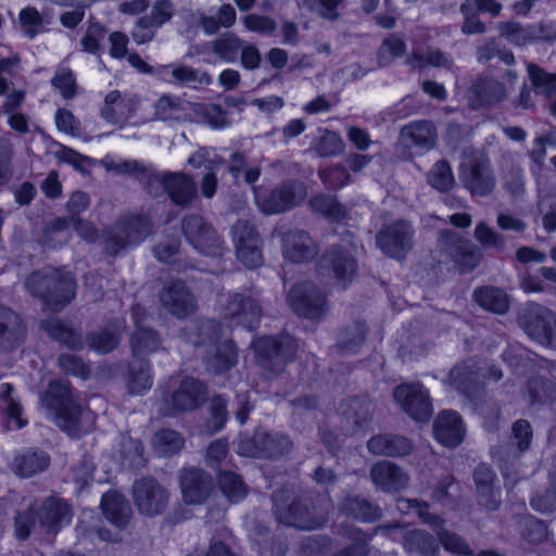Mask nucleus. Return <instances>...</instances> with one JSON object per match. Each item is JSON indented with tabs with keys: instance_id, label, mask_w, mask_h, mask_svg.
Returning a JSON list of instances; mask_svg holds the SVG:
<instances>
[{
	"instance_id": "obj_26",
	"label": "nucleus",
	"mask_w": 556,
	"mask_h": 556,
	"mask_svg": "<svg viewBox=\"0 0 556 556\" xmlns=\"http://www.w3.org/2000/svg\"><path fill=\"white\" fill-rule=\"evenodd\" d=\"M205 368L214 375L231 369L238 362L237 349L232 340H224L206 350L203 356Z\"/></svg>"
},
{
	"instance_id": "obj_48",
	"label": "nucleus",
	"mask_w": 556,
	"mask_h": 556,
	"mask_svg": "<svg viewBox=\"0 0 556 556\" xmlns=\"http://www.w3.org/2000/svg\"><path fill=\"white\" fill-rule=\"evenodd\" d=\"M242 42L233 33H225L212 42V51L223 61L233 63L242 48Z\"/></svg>"
},
{
	"instance_id": "obj_15",
	"label": "nucleus",
	"mask_w": 556,
	"mask_h": 556,
	"mask_svg": "<svg viewBox=\"0 0 556 556\" xmlns=\"http://www.w3.org/2000/svg\"><path fill=\"white\" fill-rule=\"evenodd\" d=\"M320 274L332 273L338 283L345 289L357 271V262L344 249L332 245L325 251L317 263Z\"/></svg>"
},
{
	"instance_id": "obj_62",
	"label": "nucleus",
	"mask_w": 556,
	"mask_h": 556,
	"mask_svg": "<svg viewBox=\"0 0 556 556\" xmlns=\"http://www.w3.org/2000/svg\"><path fill=\"white\" fill-rule=\"evenodd\" d=\"M318 245H285L282 251L285 261L290 264L309 263L318 254Z\"/></svg>"
},
{
	"instance_id": "obj_64",
	"label": "nucleus",
	"mask_w": 556,
	"mask_h": 556,
	"mask_svg": "<svg viewBox=\"0 0 556 556\" xmlns=\"http://www.w3.org/2000/svg\"><path fill=\"white\" fill-rule=\"evenodd\" d=\"M51 85L59 89L62 97L72 99L76 94V79L73 72L67 67L59 68L51 79Z\"/></svg>"
},
{
	"instance_id": "obj_39",
	"label": "nucleus",
	"mask_w": 556,
	"mask_h": 556,
	"mask_svg": "<svg viewBox=\"0 0 556 556\" xmlns=\"http://www.w3.org/2000/svg\"><path fill=\"white\" fill-rule=\"evenodd\" d=\"M473 298L476 302L486 311L504 314L509 308L508 296L504 290L486 286L475 290Z\"/></svg>"
},
{
	"instance_id": "obj_1",
	"label": "nucleus",
	"mask_w": 556,
	"mask_h": 556,
	"mask_svg": "<svg viewBox=\"0 0 556 556\" xmlns=\"http://www.w3.org/2000/svg\"><path fill=\"white\" fill-rule=\"evenodd\" d=\"M274 513L279 522L302 530H315L328 520L329 498L312 492L295 496L288 503V490L273 493Z\"/></svg>"
},
{
	"instance_id": "obj_16",
	"label": "nucleus",
	"mask_w": 556,
	"mask_h": 556,
	"mask_svg": "<svg viewBox=\"0 0 556 556\" xmlns=\"http://www.w3.org/2000/svg\"><path fill=\"white\" fill-rule=\"evenodd\" d=\"M395 401L414 419L426 421L432 414L427 390L420 383H403L393 391Z\"/></svg>"
},
{
	"instance_id": "obj_63",
	"label": "nucleus",
	"mask_w": 556,
	"mask_h": 556,
	"mask_svg": "<svg viewBox=\"0 0 556 556\" xmlns=\"http://www.w3.org/2000/svg\"><path fill=\"white\" fill-rule=\"evenodd\" d=\"M172 76L179 84L198 83L205 86L212 84V77L208 73H201L198 70L187 65H179L174 67L172 71Z\"/></svg>"
},
{
	"instance_id": "obj_11",
	"label": "nucleus",
	"mask_w": 556,
	"mask_h": 556,
	"mask_svg": "<svg viewBox=\"0 0 556 556\" xmlns=\"http://www.w3.org/2000/svg\"><path fill=\"white\" fill-rule=\"evenodd\" d=\"M132 496L138 510L147 516L162 514L168 504V491L151 477L134 482Z\"/></svg>"
},
{
	"instance_id": "obj_6",
	"label": "nucleus",
	"mask_w": 556,
	"mask_h": 556,
	"mask_svg": "<svg viewBox=\"0 0 556 556\" xmlns=\"http://www.w3.org/2000/svg\"><path fill=\"white\" fill-rule=\"evenodd\" d=\"M292 445L288 435L255 431L252 437L240 439L238 453L248 457L277 458L288 454Z\"/></svg>"
},
{
	"instance_id": "obj_44",
	"label": "nucleus",
	"mask_w": 556,
	"mask_h": 556,
	"mask_svg": "<svg viewBox=\"0 0 556 556\" xmlns=\"http://www.w3.org/2000/svg\"><path fill=\"white\" fill-rule=\"evenodd\" d=\"M218 485L223 494L232 503L241 501L248 494L247 484L232 471H222L218 476Z\"/></svg>"
},
{
	"instance_id": "obj_33",
	"label": "nucleus",
	"mask_w": 556,
	"mask_h": 556,
	"mask_svg": "<svg viewBox=\"0 0 556 556\" xmlns=\"http://www.w3.org/2000/svg\"><path fill=\"white\" fill-rule=\"evenodd\" d=\"M340 511L364 522H375L382 517V509L377 504L359 495H346L340 505Z\"/></svg>"
},
{
	"instance_id": "obj_5",
	"label": "nucleus",
	"mask_w": 556,
	"mask_h": 556,
	"mask_svg": "<svg viewBox=\"0 0 556 556\" xmlns=\"http://www.w3.org/2000/svg\"><path fill=\"white\" fill-rule=\"evenodd\" d=\"M43 400L53 410L55 421L61 429L71 434L78 431L81 407L74 400L67 381H51Z\"/></svg>"
},
{
	"instance_id": "obj_10",
	"label": "nucleus",
	"mask_w": 556,
	"mask_h": 556,
	"mask_svg": "<svg viewBox=\"0 0 556 556\" xmlns=\"http://www.w3.org/2000/svg\"><path fill=\"white\" fill-rule=\"evenodd\" d=\"M222 316L229 326L254 329L262 317V307L258 301L251 295L230 293L223 304Z\"/></svg>"
},
{
	"instance_id": "obj_50",
	"label": "nucleus",
	"mask_w": 556,
	"mask_h": 556,
	"mask_svg": "<svg viewBox=\"0 0 556 556\" xmlns=\"http://www.w3.org/2000/svg\"><path fill=\"white\" fill-rule=\"evenodd\" d=\"M185 101L178 97L169 94L162 96L155 103V117L160 121L181 122L184 115Z\"/></svg>"
},
{
	"instance_id": "obj_57",
	"label": "nucleus",
	"mask_w": 556,
	"mask_h": 556,
	"mask_svg": "<svg viewBox=\"0 0 556 556\" xmlns=\"http://www.w3.org/2000/svg\"><path fill=\"white\" fill-rule=\"evenodd\" d=\"M37 521L38 515L35 506L30 505L26 509L18 511L14 518L15 536L21 541L28 539Z\"/></svg>"
},
{
	"instance_id": "obj_22",
	"label": "nucleus",
	"mask_w": 556,
	"mask_h": 556,
	"mask_svg": "<svg viewBox=\"0 0 556 556\" xmlns=\"http://www.w3.org/2000/svg\"><path fill=\"white\" fill-rule=\"evenodd\" d=\"M438 132L430 121H416L403 126L400 130L399 141L406 148H417L429 151L437 144Z\"/></svg>"
},
{
	"instance_id": "obj_24",
	"label": "nucleus",
	"mask_w": 556,
	"mask_h": 556,
	"mask_svg": "<svg viewBox=\"0 0 556 556\" xmlns=\"http://www.w3.org/2000/svg\"><path fill=\"white\" fill-rule=\"evenodd\" d=\"M50 462L48 452L39 447H28L14 456L11 468L16 476L30 478L46 471Z\"/></svg>"
},
{
	"instance_id": "obj_29",
	"label": "nucleus",
	"mask_w": 556,
	"mask_h": 556,
	"mask_svg": "<svg viewBox=\"0 0 556 556\" xmlns=\"http://www.w3.org/2000/svg\"><path fill=\"white\" fill-rule=\"evenodd\" d=\"M439 263H454V267L465 274L473 270L481 260V252L477 245H442Z\"/></svg>"
},
{
	"instance_id": "obj_54",
	"label": "nucleus",
	"mask_w": 556,
	"mask_h": 556,
	"mask_svg": "<svg viewBox=\"0 0 556 556\" xmlns=\"http://www.w3.org/2000/svg\"><path fill=\"white\" fill-rule=\"evenodd\" d=\"M119 337L108 329L90 332L87 336V344L90 350L99 354H106L117 348Z\"/></svg>"
},
{
	"instance_id": "obj_34",
	"label": "nucleus",
	"mask_w": 556,
	"mask_h": 556,
	"mask_svg": "<svg viewBox=\"0 0 556 556\" xmlns=\"http://www.w3.org/2000/svg\"><path fill=\"white\" fill-rule=\"evenodd\" d=\"M187 337L193 345L207 350L220 342L222 326L215 319H200L187 328Z\"/></svg>"
},
{
	"instance_id": "obj_45",
	"label": "nucleus",
	"mask_w": 556,
	"mask_h": 556,
	"mask_svg": "<svg viewBox=\"0 0 556 556\" xmlns=\"http://www.w3.org/2000/svg\"><path fill=\"white\" fill-rule=\"evenodd\" d=\"M309 205L314 212L333 222H339L346 216L345 207L332 195H316L311 199Z\"/></svg>"
},
{
	"instance_id": "obj_12",
	"label": "nucleus",
	"mask_w": 556,
	"mask_h": 556,
	"mask_svg": "<svg viewBox=\"0 0 556 556\" xmlns=\"http://www.w3.org/2000/svg\"><path fill=\"white\" fill-rule=\"evenodd\" d=\"M372 421V404L367 397L346 399L340 406V430L344 435L367 431Z\"/></svg>"
},
{
	"instance_id": "obj_7",
	"label": "nucleus",
	"mask_w": 556,
	"mask_h": 556,
	"mask_svg": "<svg viewBox=\"0 0 556 556\" xmlns=\"http://www.w3.org/2000/svg\"><path fill=\"white\" fill-rule=\"evenodd\" d=\"M288 303L295 314L312 320L321 319L329 309L326 294L308 281L296 283L290 289Z\"/></svg>"
},
{
	"instance_id": "obj_14",
	"label": "nucleus",
	"mask_w": 556,
	"mask_h": 556,
	"mask_svg": "<svg viewBox=\"0 0 556 556\" xmlns=\"http://www.w3.org/2000/svg\"><path fill=\"white\" fill-rule=\"evenodd\" d=\"M460 179L464 187L473 195L485 197L496 185L488 157L477 156L462 166Z\"/></svg>"
},
{
	"instance_id": "obj_35",
	"label": "nucleus",
	"mask_w": 556,
	"mask_h": 556,
	"mask_svg": "<svg viewBox=\"0 0 556 556\" xmlns=\"http://www.w3.org/2000/svg\"><path fill=\"white\" fill-rule=\"evenodd\" d=\"M132 111L130 100H125L117 90L109 92L101 109V116L113 125H123Z\"/></svg>"
},
{
	"instance_id": "obj_32",
	"label": "nucleus",
	"mask_w": 556,
	"mask_h": 556,
	"mask_svg": "<svg viewBox=\"0 0 556 556\" xmlns=\"http://www.w3.org/2000/svg\"><path fill=\"white\" fill-rule=\"evenodd\" d=\"M468 97L475 106L493 105L506 97V91L502 83L484 77L469 88Z\"/></svg>"
},
{
	"instance_id": "obj_53",
	"label": "nucleus",
	"mask_w": 556,
	"mask_h": 556,
	"mask_svg": "<svg viewBox=\"0 0 556 556\" xmlns=\"http://www.w3.org/2000/svg\"><path fill=\"white\" fill-rule=\"evenodd\" d=\"M406 51V43L396 35H390L383 41L377 52L380 67L390 65L394 59L402 56Z\"/></svg>"
},
{
	"instance_id": "obj_37",
	"label": "nucleus",
	"mask_w": 556,
	"mask_h": 556,
	"mask_svg": "<svg viewBox=\"0 0 556 556\" xmlns=\"http://www.w3.org/2000/svg\"><path fill=\"white\" fill-rule=\"evenodd\" d=\"M42 328L53 340L71 350H80L84 346L80 333L61 319L46 320Z\"/></svg>"
},
{
	"instance_id": "obj_47",
	"label": "nucleus",
	"mask_w": 556,
	"mask_h": 556,
	"mask_svg": "<svg viewBox=\"0 0 556 556\" xmlns=\"http://www.w3.org/2000/svg\"><path fill=\"white\" fill-rule=\"evenodd\" d=\"M138 180L147 193L153 198H159L166 192L168 172L160 173L151 167H143Z\"/></svg>"
},
{
	"instance_id": "obj_41",
	"label": "nucleus",
	"mask_w": 556,
	"mask_h": 556,
	"mask_svg": "<svg viewBox=\"0 0 556 556\" xmlns=\"http://www.w3.org/2000/svg\"><path fill=\"white\" fill-rule=\"evenodd\" d=\"M152 387L151 367L149 362L140 359L129 365L127 388L130 394H142Z\"/></svg>"
},
{
	"instance_id": "obj_25",
	"label": "nucleus",
	"mask_w": 556,
	"mask_h": 556,
	"mask_svg": "<svg viewBox=\"0 0 556 556\" xmlns=\"http://www.w3.org/2000/svg\"><path fill=\"white\" fill-rule=\"evenodd\" d=\"M433 431L437 440L443 445L455 447L459 445L465 435V427L456 412H442L434 421Z\"/></svg>"
},
{
	"instance_id": "obj_21",
	"label": "nucleus",
	"mask_w": 556,
	"mask_h": 556,
	"mask_svg": "<svg viewBox=\"0 0 556 556\" xmlns=\"http://www.w3.org/2000/svg\"><path fill=\"white\" fill-rule=\"evenodd\" d=\"M533 430L531 424L526 419H518L511 426L510 443L501 445L494 452V458L498 462H509L518 459L527 452L532 443Z\"/></svg>"
},
{
	"instance_id": "obj_40",
	"label": "nucleus",
	"mask_w": 556,
	"mask_h": 556,
	"mask_svg": "<svg viewBox=\"0 0 556 556\" xmlns=\"http://www.w3.org/2000/svg\"><path fill=\"white\" fill-rule=\"evenodd\" d=\"M366 333L367 328L363 321H353L340 331L338 342L333 349L342 354L353 353L363 344Z\"/></svg>"
},
{
	"instance_id": "obj_23",
	"label": "nucleus",
	"mask_w": 556,
	"mask_h": 556,
	"mask_svg": "<svg viewBox=\"0 0 556 556\" xmlns=\"http://www.w3.org/2000/svg\"><path fill=\"white\" fill-rule=\"evenodd\" d=\"M152 233V223L143 215L124 214L114 224L115 243L144 241Z\"/></svg>"
},
{
	"instance_id": "obj_20",
	"label": "nucleus",
	"mask_w": 556,
	"mask_h": 556,
	"mask_svg": "<svg viewBox=\"0 0 556 556\" xmlns=\"http://www.w3.org/2000/svg\"><path fill=\"white\" fill-rule=\"evenodd\" d=\"M39 528L47 534H56L63 523L71 519V509L67 503L59 497L50 496L36 508Z\"/></svg>"
},
{
	"instance_id": "obj_19",
	"label": "nucleus",
	"mask_w": 556,
	"mask_h": 556,
	"mask_svg": "<svg viewBox=\"0 0 556 556\" xmlns=\"http://www.w3.org/2000/svg\"><path fill=\"white\" fill-rule=\"evenodd\" d=\"M369 477L379 490L387 493L405 489L409 481L408 475L399 465L389 460L374 464L370 467Z\"/></svg>"
},
{
	"instance_id": "obj_52",
	"label": "nucleus",
	"mask_w": 556,
	"mask_h": 556,
	"mask_svg": "<svg viewBox=\"0 0 556 556\" xmlns=\"http://www.w3.org/2000/svg\"><path fill=\"white\" fill-rule=\"evenodd\" d=\"M407 64L413 67H424L430 65L433 67L452 68L453 61L439 49H428L425 54L414 52L407 59Z\"/></svg>"
},
{
	"instance_id": "obj_59",
	"label": "nucleus",
	"mask_w": 556,
	"mask_h": 556,
	"mask_svg": "<svg viewBox=\"0 0 556 556\" xmlns=\"http://www.w3.org/2000/svg\"><path fill=\"white\" fill-rule=\"evenodd\" d=\"M12 384H2L1 397L7 405L9 427L11 429H22L26 425V420L22 418V406L12 397Z\"/></svg>"
},
{
	"instance_id": "obj_18",
	"label": "nucleus",
	"mask_w": 556,
	"mask_h": 556,
	"mask_svg": "<svg viewBox=\"0 0 556 556\" xmlns=\"http://www.w3.org/2000/svg\"><path fill=\"white\" fill-rule=\"evenodd\" d=\"M163 306L177 318H186L197 309V300L182 280H173L160 293Z\"/></svg>"
},
{
	"instance_id": "obj_36",
	"label": "nucleus",
	"mask_w": 556,
	"mask_h": 556,
	"mask_svg": "<svg viewBox=\"0 0 556 556\" xmlns=\"http://www.w3.org/2000/svg\"><path fill=\"white\" fill-rule=\"evenodd\" d=\"M181 230L190 243L216 240V231L213 226L199 215L185 216L181 222Z\"/></svg>"
},
{
	"instance_id": "obj_51",
	"label": "nucleus",
	"mask_w": 556,
	"mask_h": 556,
	"mask_svg": "<svg viewBox=\"0 0 556 556\" xmlns=\"http://www.w3.org/2000/svg\"><path fill=\"white\" fill-rule=\"evenodd\" d=\"M428 182L440 192H447L455 185L450 164L445 160L438 161L429 170Z\"/></svg>"
},
{
	"instance_id": "obj_55",
	"label": "nucleus",
	"mask_w": 556,
	"mask_h": 556,
	"mask_svg": "<svg viewBox=\"0 0 556 556\" xmlns=\"http://www.w3.org/2000/svg\"><path fill=\"white\" fill-rule=\"evenodd\" d=\"M210 417L206 427L211 433L222 430L227 421V401L222 395H215L210 402Z\"/></svg>"
},
{
	"instance_id": "obj_13",
	"label": "nucleus",
	"mask_w": 556,
	"mask_h": 556,
	"mask_svg": "<svg viewBox=\"0 0 556 556\" xmlns=\"http://www.w3.org/2000/svg\"><path fill=\"white\" fill-rule=\"evenodd\" d=\"M182 500L189 505H201L214 490L210 473L199 467H185L178 473Z\"/></svg>"
},
{
	"instance_id": "obj_58",
	"label": "nucleus",
	"mask_w": 556,
	"mask_h": 556,
	"mask_svg": "<svg viewBox=\"0 0 556 556\" xmlns=\"http://www.w3.org/2000/svg\"><path fill=\"white\" fill-rule=\"evenodd\" d=\"M497 27L501 36L516 46L532 43L530 26L523 27L517 22H501Z\"/></svg>"
},
{
	"instance_id": "obj_31",
	"label": "nucleus",
	"mask_w": 556,
	"mask_h": 556,
	"mask_svg": "<svg viewBox=\"0 0 556 556\" xmlns=\"http://www.w3.org/2000/svg\"><path fill=\"white\" fill-rule=\"evenodd\" d=\"M101 508L105 518L119 530L125 529L130 521L131 507L129 502L115 491L103 494Z\"/></svg>"
},
{
	"instance_id": "obj_28",
	"label": "nucleus",
	"mask_w": 556,
	"mask_h": 556,
	"mask_svg": "<svg viewBox=\"0 0 556 556\" xmlns=\"http://www.w3.org/2000/svg\"><path fill=\"white\" fill-rule=\"evenodd\" d=\"M172 202L179 207H188L198 195L193 179L180 172H168V181L165 192Z\"/></svg>"
},
{
	"instance_id": "obj_46",
	"label": "nucleus",
	"mask_w": 556,
	"mask_h": 556,
	"mask_svg": "<svg viewBox=\"0 0 556 556\" xmlns=\"http://www.w3.org/2000/svg\"><path fill=\"white\" fill-rule=\"evenodd\" d=\"M153 445L161 455H174L184 447L185 439L178 431L165 428L155 432Z\"/></svg>"
},
{
	"instance_id": "obj_8",
	"label": "nucleus",
	"mask_w": 556,
	"mask_h": 556,
	"mask_svg": "<svg viewBox=\"0 0 556 556\" xmlns=\"http://www.w3.org/2000/svg\"><path fill=\"white\" fill-rule=\"evenodd\" d=\"M307 195L306 186L298 179H288L258 199L265 214H280L298 206Z\"/></svg>"
},
{
	"instance_id": "obj_4",
	"label": "nucleus",
	"mask_w": 556,
	"mask_h": 556,
	"mask_svg": "<svg viewBox=\"0 0 556 556\" xmlns=\"http://www.w3.org/2000/svg\"><path fill=\"white\" fill-rule=\"evenodd\" d=\"M257 364L266 371L282 372L296 353L298 345L290 336L262 337L253 341Z\"/></svg>"
},
{
	"instance_id": "obj_61",
	"label": "nucleus",
	"mask_w": 556,
	"mask_h": 556,
	"mask_svg": "<svg viewBox=\"0 0 556 556\" xmlns=\"http://www.w3.org/2000/svg\"><path fill=\"white\" fill-rule=\"evenodd\" d=\"M313 149L319 156H330L342 151L343 142L337 132L326 130L324 135L316 140Z\"/></svg>"
},
{
	"instance_id": "obj_2",
	"label": "nucleus",
	"mask_w": 556,
	"mask_h": 556,
	"mask_svg": "<svg viewBox=\"0 0 556 556\" xmlns=\"http://www.w3.org/2000/svg\"><path fill=\"white\" fill-rule=\"evenodd\" d=\"M445 382L472 402L475 409L488 420L489 428L495 426L500 417V407L493 401L485 399L480 368L473 359L456 364L450 370Z\"/></svg>"
},
{
	"instance_id": "obj_49",
	"label": "nucleus",
	"mask_w": 556,
	"mask_h": 556,
	"mask_svg": "<svg viewBox=\"0 0 556 556\" xmlns=\"http://www.w3.org/2000/svg\"><path fill=\"white\" fill-rule=\"evenodd\" d=\"M527 68L536 93L547 98L556 93V74L547 73L534 63H529Z\"/></svg>"
},
{
	"instance_id": "obj_17",
	"label": "nucleus",
	"mask_w": 556,
	"mask_h": 556,
	"mask_svg": "<svg viewBox=\"0 0 556 556\" xmlns=\"http://www.w3.org/2000/svg\"><path fill=\"white\" fill-rule=\"evenodd\" d=\"M207 395V388L202 381L193 377H185L170 395L169 404L172 412L165 414L172 415L174 413L194 410L206 401Z\"/></svg>"
},
{
	"instance_id": "obj_42",
	"label": "nucleus",
	"mask_w": 556,
	"mask_h": 556,
	"mask_svg": "<svg viewBox=\"0 0 556 556\" xmlns=\"http://www.w3.org/2000/svg\"><path fill=\"white\" fill-rule=\"evenodd\" d=\"M403 545L408 552H416L422 556H437L438 543L431 534L422 530H413L403 536Z\"/></svg>"
},
{
	"instance_id": "obj_38",
	"label": "nucleus",
	"mask_w": 556,
	"mask_h": 556,
	"mask_svg": "<svg viewBox=\"0 0 556 556\" xmlns=\"http://www.w3.org/2000/svg\"><path fill=\"white\" fill-rule=\"evenodd\" d=\"M132 355L139 361L161 349V338L154 329L138 328L129 340Z\"/></svg>"
},
{
	"instance_id": "obj_27",
	"label": "nucleus",
	"mask_w": 556,
	"mask_h": 556,
	"mask_svg": "<svg viewBox=\"0 0 556 556\" xmlns=\"http://www.w3.org/2000/svg\"><path fill=\"white\" fill-rule=\"evenodd\" d=\"M368 452L377 456L400 457L413 450L409 439L394 433H381L367 441Z\"/></svg>"
},
{
	"instance_id": "obj_56",
	"label": "nucleus",
	"mask_w": 556,
	"mask_h": 556,
	"mask_svg": "<svg viewBox=\"0 0 556 556\" xmlns=\"http://www.w3.org/2000/svg\"><path fill=\"white\" fill-rule=\"evenodd\" d=\"M437 536L445 551L462 556H473L469 544L457 533L447 529H440L437 531Z\"/></svg>"
},
{
	"instance_id": "obj_60",
	"label": "nucleus",
	"mask_w": 556,
	"mask_h": 556,
	"mask_svg": "<svg viewBox=\"0 0 556 556\" xmlns=\"http://www.w3.org/2000/svg\"><path fill=\"white\" fill-rule=\"evenodd\" d=\"M60 368L65 372L81 379L90 376V366L80 357L74 354H61L58 358Z\"/></svg>"
},
{
	"instance_id": "obj_9",
	"label": "nucleus",
	"mask_w": 556,
	"mask_h": 556,
	"mask_svg": "<svg viewBox=\"0 0 556 556\" xmlns=\"http://www.w3.org/2000/svg\"><path fill=\"white\" fill-rule=\"evenodd\" d=\"M519 321L531 339L556 350V313L546 307L536 306L526 312Z\"/></svg>"
},
{
	"instance_id": "obj_43",
	"label": "nucleus",
	"mask_w": 556,
	"mask_h": 556,
	"mask_svg": "<svg viewBox=\"0 0 556 556\" xmlns=\"http://www.w3.org/2000/svg\"><path fill=\"white\" fill-rule=\"evenodd\" d=\"M414 230L409 222L399 219L383 226L377 235V243H406L413 238Z\"/></svg>"
},
{
	"instance_id": "obj_3",
	"label": "nucleus",
	"mask_w": 556,
	"mask_h": 556,
	"mask_svg": "<svg viewBox=\"0 0 556 556\" xmlns=\"http://www.w3.org/2000/svg\"><path fill=\"white\" fill-rule=\"evenodd\" d=\"M26 289L39 296L54 312L61 311L76 295V281L72 274L53 267L33 273L25 280Z\"/></svg>"
},
{
	"instance_id": "obj_30",
	"label": "nucleus",
	"mask_w": 556,
	"mask_h": 556,
	"mask_svg": "<svg viewBox=\"0 0 556 556\" xmlns=\"http://www.w3.org/2000/svg\"><path fill=\"white\" fill-rule=\"evenodd\" d=\"M25 326L11 308L0 306V348L13 350L24 339Z\"/></svg>"
}]
</instances>
